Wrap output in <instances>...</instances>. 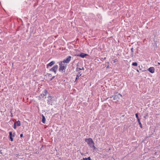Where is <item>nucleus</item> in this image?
Here are the masks:
<instances>
[{"mask_svg": "<svg viewBox=\"0 0 160 160\" xmlns=\"http://www.w3.org/2000/svg\"><path fill=\"white\" fill-rule=\"evenodd\" d=\"M85 141L86 142H87L90 147L93 148L94 149H95L96 147L94 146V142L92 138H89L86 139H85Z\"/></svg>", "mask_w": 160, "mask_h": 160, "instance_id": "f257e3e1", "label": "nucleus"}, {"mask_svg": "<svg viewBox=\"0 0 160 160\" xmlns=\"http://www.w3.org/2000/svg\"><path fill=\"white\" fill-rule=\"evenodd\" d=\"M63 63L62 62H61L59 63V65L60 66L59 68V71L60 72L63 71L66 68V65H65L64 64H63Z\"/></svg>", "mask_w": 160, "mask_h": 160, "instance_id": "f03ea898", "label": "nucleus"}, {"mask_svg": "<svg viewBox=\"0 0 160 160\" xmlns=\"http://www.w3.org/2000/svg\"><path fill=\"white\" fill-rule=\"evenodd\" d=\"M58 65H55L52 68L50 69V71L53 72L55 73H56V72L58 70Z\"/></svg>", "mask_w": 160, "mask_h": 160, "instance_id": "7ed1b4c3", "label": "nucleus"}, {"mask_svg": "<svg viewBox=\"0 0 160 160\" xmlns=\"http://www.w3.org/2000/svg\"><path fill=\"white\" fill-rule=\"evenodd\" d=\"M71 57L68 56L67 58L64 59L63 61H62V62L68 63L71 60Z\"/></svg>", "mask_w": 160, "mask_h": 160, "instance_id": "20e7f679", "label": "nucleus"}, {"mask_svg": "<svg viewBox=\"0 0 160 160\" xmlns=\"http://www.w3.org/2000/svg\"><path fill=\"white\" fill-rule=\"evenodd\" d=\"M122 97V95L120 94L119 93L118 95L113 96V99L118 101V100L120 99V98ZM112 97H113V96H112Z\"/></svg>", "mask_w": 160, "mask_h": 160, "instance_id": "39448f33", "label": "nucleus"}, {"mask_svg": "<svg viewBox=\"0 0 160 160\" xmlns=\"http://www.w3.org/2000/svg\"><path fill=\"white\" fill-rule=\"evenodd\" d=\"M88 54L83 53H82L80 54L75 55L76 56H79L82 58H84L86 56H88Z\"/></svg>", "mask_w": 160, "mask_h": 160, "instance_id": "423d86ee", "label": "nucleus"}, {"mask_svg": "<svg viewBox=\"0 0 160 160\" xmlns=\"http://www.w3.org/2000/svg\"><path fill=\"white\" fill-rule=\"evenodd\" d=\"M148 70L152 73H153L155 72V69L154 67H151L149 68Z\"/></svg>", "mask_w": 160, "mask_h": 160, "instance_id": "0eeeda50", "label": "nucleus"}, {"mask_svg": "<svg viewBox=\"0 0 160 160\" xmlns=\"http://www.w3.org/2000/svg\"><path fill=\"white\" fill-rule=\"evenodd\" d=\"M55 62L54 61H52L51 62H50L47 64V68H48V67L50 66L51 67L52 65H53L54 64H55Z\"/></svg>", "mask_w": 160, "mask_h": 160, "instance_id": "6e6552de", "label": "nucleus"}, {"mask_svg": "<svg viewBox=\"0 0 160 160\" xmlns=\"http://www.w3.org/2000/svg\"><path fill=\"white\" fill-rule=\"evenodd\" d=\"M47 93V91L46 90H44V93L43 94H40V96L42 97L43 98H44V97L46 95V93Z\"/></svg>", "mask_w": 160, "mask_h": 160, "instance_id": "1a4fd4ad", "label": "nucleus"}, {"mask_svg": "<svg viewBox=\"0 0 160 160\" xmlns=\"http://www.w3.org/2000/svg\"><path fill=\"white\" fill-rule=\"evenodd\" d=\"M9 134L10 138H11V137L12 138L13 137H15V133L14 132L12 134V132H9Z\"/></svg>", "mask_w": 160, "mask_h": 160, "instance_id": "9d476101", "label": "nucleus"}, {"mask_svg": "<svg viewBox=\"0 0 160 160\" xmlns=\"http://www.w3.org/2000/svg\"><path fill=\"white\" fill-rule=\"evenodd\" d=\"M42 122L43 123H45L46 122V119L45 116L43 115H42Z\"/></svg>", "mask_w": 160, "mask_h": 160, "instance_id": "9b49d317", "label": "nucleus"}, {"mask_svg": "<svg viewBox=\"0 0 160 160\" xmlns=\"http://www.w3.org/2000/svg\"><path fill=\"white\" fill-rule=\"evenodd\" d=\"M81 72H78V74L77 75L75 79V81L79 77L81 76V74H80Z\"/></svg>", "mask_w": 160, "mask_h": 160, "instance_id": "f8f14e48", "label": "nucleus"}, {"mask_svg": "<svg viewBox=\"0 0 160 160\" xmlns=\"http://www.w3.org/2000/svg\"><path fill=\"white\" fill-rule=\"evenodd\" d=\"M16 124V125L18 126H19L21 125V122L20 121H18L17 122L14 123Z\"/></svg>", "mask_w": 160, "mask_h": 160, "instance_id": "ddd939ff", "label": "nucleus"}, {"mask_svg": "<svg viewBox=\"0 0 160 160\" xmlns=\"http://www.w3.org/2000/svg\"><path fill=\"white\" fill-rule=\"evenodd\" d=\"M52 99V98L51 97H48V99L49 100H48V104H50L51 105H52V102H51L50 100L51 99Z\"/></svg>", "mask_w": 160, "mask_h": 160, "instance_id": "4468645a", "label": "nucleus"}, {"mask_svg": "<svg viewBox=\"0 0 160 160\" xmlns=\"http://www.w3.org/2000/svg\"><path fill=\"white\" fill-rule=\"evenodd\" d=\"M138 122L139 123V124L140 125V128H142V123L140 121V119H138Z\"/></svg>", "mask_w": 160, "mask_h": 160, "instance_id": "2eb2a0df", "label": "nucleus"}, {"mask_svg": "<svg viewBox=\"0 0 160 160\" xmlns=\"http://www.w3.org/2000/svg\"><path fill=\"white\" fill-rule=\"evenodd\" d=\"M77 71H78V72H81L80 71V70H84V68H77Z\"/></svg>", "mask_w": 160, "mask_h": 160, "instance_id": "dca6fc26", "label": "nucleus"}, {"mask_svg": "<svg viewBox=\"0 0 160 160\" xmlns=\"http://www.w3.org/2000/svg\"><path fill=\"white\" fill-rule=\"evenodd\" d=\"M132 65L133 66H137L138 64H137V63L136 62H133L132 63Z\"/></svg>", "mask_w": 160, "mask_h": 160, "instance_id": "f3484780", "label": "nucleus"}, {"mask_svg": "<svg viewBox=\"0 0 160 160\" xmlns=\"http://www.w3.org/2000/svg\"><path fill=\"white\" fill-rule=\"evenodd\" d=\"M84 159V160H91L90 157H88V158H85Z\"/></svg>", "mask_w": 160, "mask_h": 160, "instance_id": "a211bd4d", "label": "nucleus"}, {"mask_svg": "<svg viewBox=\"0 0 160 160\" xmlns=\"http://www.w3.org/2000/svg\"><path fill=\"white\" fill-rule=\"evenodd\" d=\"M135 116H136V118H137V119L138 120V119H139V117H138V113H136L135 114Z\"/></svg>", "mask_w": 160, "mask_h": 160, "instance_id": "6ab92c4d", "label": "nucleus"}, {"mask_svg": "<svg viewBox=\"0 0 160 160\" xmlns=\"http://www.w3.org/2000/svg\"><path fill=\"white\" fill-rule=\"evenodd\" d=\"M16 124L15 123H14L13 128L14 129H16Z\"/></svg>", "mask_w": 160, "mask_h": 160, "instance_id": "aec40b11", "label": "nucleus"}, {"mask_svg": "<svg viewBox=\"0 0 160 160\" xmlns=\"http://www.w3.org/2000/svg\"><path fill=\"white\" fill-rule=\"evenodd\" d=\"M117 61H118V60L117 59H115L113 60V62L115 63V62H117Z\"/></svg>", "mask_w": 160, "mask_h": 160, "instance_id": "412c9836", "label": "nucleus"}, {"mask_svg": "<svg viewBox=\"0 0 160 160\" xmlns=\"http://www.w3.org/2000/svg\"><path fill=\"white\" fill-rule=\"evenodd\" d=\"M133 48H132L131 49V51L132 52V53H133Z\"/></svg>", "mask_w": 160, "mask_h": 160, "instance_id": "4be33fe9", "label": "nucleus"}, {"mask_svg": "<svg viewBox=\"0 0 160 160\" xmlns=\"http://www.w3.org/2000/svg\"><path fill=\"white\" fill-rule=\"evenodd\" d=\"M10 138V140H11V141L12 142L13 141V139L12 138V137H11V138Z\"/></svg>", "mask_w": 160, "mask_h": 160, "instance_id": "5701e85b", "label": "nucleus"}, {"mask_svg": "<svg viewBox=\"0 0 160 160\" xmlns=\"http://www.w3.org/2000/svg\"><path fill=\"white\" fill-rule=\"evenodd\" d=\"M23 136V135L22 134H21L20 135V136L21 138Z\"/></svg>", "mask_w": 160, "mask_h": 160, "instance_id": "b1692460", "label": "nucleus"}, {"mask_svg": "<svg viewBox=\"0 0 160 160\" xmlns=\"http://www.w3.org/2000/svg\"><path fill=\"white\" fill-rule=\"evenodd\" d=\"M11 116L12 117L13 116L12 113H11Z\"/></svg>", "mask_w": 160, "mask_h": 160, "instance_id": "393cba45", "label": "nucleus"}, {"mask_svg": "<svg viewBox=\"0 0 160 160\" xmlns=\"http://www.w3.org/2000/svg\"><path fill=\"white\" fill-rule=\"evenodd\" d=\"M158 64H159V65H160V63H159V62H158Z\"/></svg>", "mask_w": 160, "mask_h": 160, "instance_id": "a878e982", "label": "nucleus"}, {"mask_svg": "<svg viewBox=\"0 0 160 160\" xmlns=\"http://www.w3.org/2000/svg\"><path fill=\"white\" fill-rule=\"evenodd\" d=\"M137 72H139V71H138V70H137Z\"/></svg>", "mask_w": 160, "mask_h": 160, "instance_id": "bb28decb", "label": "nucleus"}]
</instances>
